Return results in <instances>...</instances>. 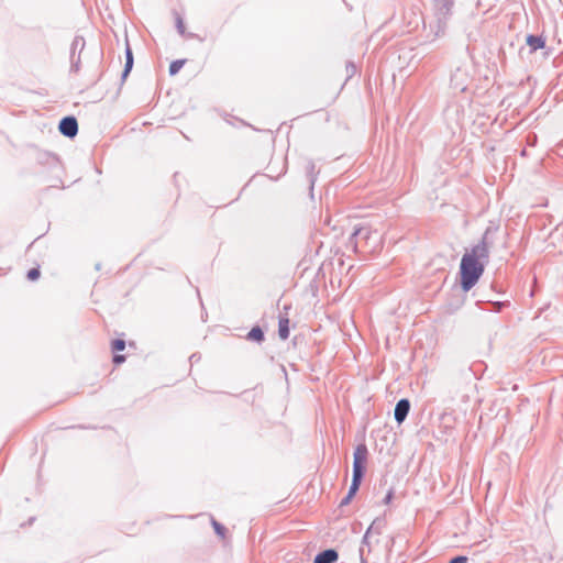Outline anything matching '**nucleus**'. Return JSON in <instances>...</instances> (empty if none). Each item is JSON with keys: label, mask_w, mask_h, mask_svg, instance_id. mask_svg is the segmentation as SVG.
I'll use <instances>...</instances> for the list:
<instances>
[{"label": "nucleus", "mask_w": 563, "mask_h": 563, "mask_svg": "<svg viewBox=\"0 0 563 563\" xmlns=\"http://www.w3.org/2000/svg\"><path fill=\"white\" fill-rule=\"evenodd\" d=\"M346 71H347L349 77H352L356 73V66L353 63H347Z\"/></svg>", "instance_id": "393cba45"}, {"label": "nucleus", "mask_w": 563, "mask_h": 563, "mask_svg": "<svg viewBox=\"0 0 563 563\" xmlns=\"http://www.w3.org/2000/svg\"><path fill=\"white\" fill-rule=\"evenodd\" d=\"M467 556H464V555H456L454 558H452L449 563H466L467 562Z\"/></svg>", "instance_id": "5701e85b"}, {"label": "nucleus", "mask_w": 563, "mask_h": 563, "mask_svg": "<svg viewBox=\"0 0 563 563\" xmlns=\"http://www.w3.org/2000/svg\"><path fill=\"white\" fill-rule=\"evenodd\" d=\"M353 497H350L349 495H346L341 501H340V507H344V506H347L351 500H352Z\"/></svg>", "instance_id": "cd10ccee"}, {"label": "nucleus", "mask_w": 563, "mask_h": 563, "mask_svg": "<svg viewBox=\"0 0 563 563\" xmlns=\"http://www.w3.org/2000/svg\"><path fill=\"white\" fill-rule=\"evenodd\" d=\"M363 477L364 476H362V475H356V474L352 475V482H351V485H350V488H349V492L346 495H349L350 497H354L356 495V493L360 489Z\"/></svg>", "instance_id": "4468645a"}, {"label": "nucleus", "mask_w": 563, "mask_h": 563, "mask_svg": "<svg viewBox=\"0 0 563 563\" xmlns=\"http://www.w3.org/2000/svg\"><path fill=\"white\" fill-rule=\"evenodd\" d=\"M70 71L77 74L80 70V55H70Z\"/></svg>", "instance_id": "a211bd4d"}, {"label": "nucleus", "mask_w": 563, "mask_h": 563, "mask_svg": "<svg viewBox=\"0 0 563 563\" xmlns=\"http://www.w3.org/2000/svg\"><path fill=\"white\" fill-rule=\"evenodd\" d=\"M112 361H113L114 364L119 365V364H122L125 361V356L122 355V354H114Z\"/></svg>", "instance_id": "bb28decb"}, {"label": "nucleus", "mask_w": 563, "mask_h": 563, "mask_svg": "<svg viewBox=\"0 0 563 563\" xmlns=\"http://www.w3.org/2000/svg\"><path fill=\"white\" fill-rule=\"evenodd\" d=\"M60 134L67 137H75L78 133V122L73 115L64 117L58 124Z\"/></svg>", "instance_id": "39448f33"}, {"label": "nucleus", "mask_w": 563, "mask_h": 563, "mask_svg": "<svg viewBox=\"0 0 563 563\" xmlns=\"http://www.w3.org/2000/svg\"><path fill=\"white\" fill-rule=\"evenodd\" d=\"M368 537H369V534H367V531H366L364 537H363V540H362L363 544H368Z\"/></svg>", "instance_id": "c756f323"}, {"label": "nucleus", "mask_w": 563, "mask_h": 563, "mask_svg": "<svg viewBox=\"0 0 563 563\" xmlns=\"http://www.w3.org/2000/svg\"><path fill=\"white\" fill-rule=\"evenodd\" d=\"M371 238V230L368 228L358 227L354 228L353 233L350 236L349 243L353 245L354 250L356 251L358 240H368Z\"/></svg>", "instance_id": "0eeeda50"}, {"label": "nucleus", "mask_w": 563, "mask_h": 563, "mask_svg": "<svg viewBox=\"0 0 563 563\" xmlns=\"http://www.w3.org/2000/svg\"><path fill=\"white\" fill-rule=\"evenodd\" d=\"M367 455L368 450L364 443H361L355 448L353 454V474L364 476Z\"/></svg>", "instance_id": "f03ea898"}, {"label": "nucleus", "mask_w": 563, "mask_h": 563, "mask_svg": "<svg viewBox=\"0 0 563 563\" xmlns=\"http://www.w3.org/2000/svg\"><path fill=\"white\" fill-rule=\"evenodd\" d=\"M496 227H487L482 239L462 256L460 264L461 288L470 291L482 277L486 264L489 262V250L494 244Z\"/></svg>", "instance_id": "f257e3e1"}, {"label": "nucleus", "mask_w": 563, "mask_h": 563, "mask_svg": "<svg viewBox=\"0 0 563 563\" xmlns=\"http://www.w3.org/2000/svg\"><path fill=\"white\" fill-rule=\"evenodd\" d=\"M455 0H433V7L438 22H445L452 14V8Z\"/></svg>", "instance_id": "20e7f679"}, {"label": "nucleus", "mask_w": 563, "mask_h": 563, "mask_svg": "<svg viewBox=\"0 0 563 563\" xmlns=\"http://www.w3.org/2000/svg\"><path fill=\"white\" fill-rule=\"evenodd\" d=\"M410 401L407 398H401L397 401L394 410V418L398 424H401L406 420L410 411Z\"/></svg>", "instance_id": "423d86ee"}, {"label": "nucleus", "mask_w": 563, "mask_h": 563, "mask_svg": "<svg viewBox=\"0 0 563 563\" xmlns=\"http://www.w3.org/2000/svg\"><path fill=\"white\" fill-rule=\"evenodd\" d=\"M27 278L30 280H36L38 277H40V269L38 268H31L29 272H27Z\"/></svg>", "instance_id": "4be33fe9"}, {"label": "nucleus", "mask_w": 563, "mask_h": 563, "mask_svg": "<svg viewBox=\"0 0 563 563\" xmlns=\"http://www.w3.org/2000/svg\"><path fill=\"white\" fill-rule=\"evenodd\" d=\"M508 302L507 301H496L493 303V307H494V311L496 312H499L501 311V309L507 305Z\"/></svg>", "instance_id": "b1692460"}, {"label": "nucleus", "mask_w": 563, "mask_h": 563, "mask_svg": "<svg viewBox=\"0 0 563 563\" xmlns=\"http://www.w3.org/2000/svg\"><path fill=\"white\" fill-rule=\"evenodd\" d=\"M393 498H394V490H393V489H389V490L387 492L386 496L384 497L383 503H384L385 505H388V504L393 500Z\"/></svg>", "instance_id": "a878e982"}, {"label": "nucleus", "mask_w": 563, "mask_h": 563, "mask_svg": "<svg viewBox=\"0 0 563 563\" xmlns=\"http://www.w3.org/2000/svg\"><path fill=\"white\" fill-rule=\"evenodd\" d=\"M360 559H361V563H366V560L364 558V549L363 548H360Z\"/></svg>", "instance_id": "c85d7f7f"}, {"label": "nucleus", "mask_w": 563, "mask_h": 563, "mask_svg": "<svg viewBox=\"0 0 563 563\" xmlns=\"http://www.w3.org/2000/svg\"><path fill=\"white\" fill-rule=\"evenodd\" d=\"M339 559V553L334 549H327L319 552L313 560V563H335Z\"/></svg>", "instance_id": "6e6552de"}, {"label": "nucleus", "mask_w": 563, "mask_h": 563, "mask_svg": "<svg viewBox=\"0 0 563 563\" xmlns=\"http://www.w3.org/2000/svg\"><path fill=\"white\" fill-rule=\"evenodd\" d=\"M278 335L282 340H287L289 338V319L287 317L279 318Z\"/></svg>", "instance_id": "f8f14e48"}, {"label": "nucleus", "mask_w": 563, "mask_h": 563, "mask_svg": "<svg viewBox=\"0 0 563 563\" xmlns=\"http://www.w3.org/2000/svg\"><path fill=\"white\" fill-rule=\"evenodd\" d=\"M246 338L250 340V341H254V342H257V343H262L264 340H265V334H264V331L262 330L261 327L258 325H255L251 329V331L247 333Z\"/></svg>", "instance_id": "ddd939ff"}, {"label": "nucleus", "mask_w": 563, "mask_h": 563, "mask_svg": "<svg viewBox=\"0 0 563 563\" xmlns=\"http://www.w3.org/2000/svg\"><path fill=\"white\" fill-rule=\"evenodd\" d=\"M470 81L468 73L465 68L457 67L451 75L450 85L454 91L464 92Z\"/></svg>", "instance_id": "7ed1b4c3"}, {"label": "nucleus", "mask_w": 563, "mask_h": 563, "mask_svg": "<svg viewBox=\"0 0 563 563\" xmlns=\"http://www.w3.org/2000/svg\"><path fill=\"white\" fill-rule=\"evenodd\" d=\"M212 527H213V529H214V531H216V533H217L218 536H220V537H222V538L224 537L225 531H227V529H225V527H224V526H222V525H221L220 522H218L217 520L212 519Z\"/></svg>", "instance_id": "aec40b11"}, {"label": "nucleus", "mask_w": 563, "mask_h": 563, "mask_svg": "<svg viewBox=\"0 0 563 563\" xmlns=\"http://www.w3.org/2000/svg\"><path fill=\"white\" fill-rule=\"evenodd\" d=\"M185 63H186V59L173 60L169 65V75L175 76L181 69V67L185 65Z\"/></svg>", "instance_id": "dca6fc26"}, {"label": "nucleus", "mask_w": 563, "mask_h": 563, "mask_svg": "<svg viewBox=\"0 0 563 563\" xmlns=\"http://www.w3.org/2000/svg\"><path fill=\"white\" fill-rule=\"evenodd\" d=\"M86 45L85 38L80 35H76L70 45V55H80Z\"/></svg>", "instance_id": "9b49d317"}, {"label": "nucleus", "mask_w": 563, "mask_h": 563, "mask_svg": "<svg viewBox=\"0 0 563 563\" xmlns=\"http://www.w3.org/2000/svg\"><path fill=\"white\" fill-rule=\"evenodd\" d=\"M314 170H316V165L311 159H309L306 165V172H307V175L310 180L311 189L313 188V185L316 181V172Z\"/></svg>", "instance_id": "2eb2a0df"}, {"label": "nucleus", "mask_w": 563, "mask_h": 563, "mask_svg": "<svg viewBox=\"0 0 563 563\" xmlns=\"http://www.w3.org/2000/svg\"><path fill=\"white\" fill-rule=\"evenodd\" d=\"M526 42L530 47L531 53L545 46V38L541 35L529 34L526 38Z\"/></svg>", "instance_id": "1a4fd4ad"}, {"label": "nucleus", "mask_w": 563, "mask_h": 563, "mask_svg": "<svg viewBox=\"0 0 563 563\" xmlns=\"http://www.w3.org/2000/svg\"><path fill=\"white\" fill-rule=\"evenodd\" d=\"M380 525H382V521H373L372 525L367 528V534H372V533H376V534H379L380 533Z\"/></svg>", "instance_id": "412c9836"}, {"label": "nucleus", "mask_w": 563, "mask_h": 563, "mask_svg": "<svg viewBox=\"0 0 563 563\" xmlns=\"http://www.w3.org/2000/svg\"><path fill=\"white\" fill-rule=\"evenodd\" d=\"M175 23H176L177 32L181 36H185L186 35V27H185L184 19L177 12H175Z\"/></svg>", "instance_id": "f3484780"}, {"label": "nucleus", "mask_w": 563, "mask_h": 563, "mask_svg": "<svg viewBox=\"0 0 563 563\" xmlns=\"http://www.w3.org/2000/svg\"><path fill=\"white\" fill-rule=\"evenodd\" d=\"M111 349L113 352H120L125 349V341L122 339H114L111 342Z\"/></svg>", "instance_id": "6ab92c4d"}, {"label": "nucleus", "mask_w": 563, "mask_h": 563, "mask_svg": "<svg viewBox=\"0 0 563 563\" xmlns=\"http://www.w3.org/2000/svg\"><path fill=\"white\" fill-rule=\"evenodd\" d=\"M132 67H133V53H132V49L129 45V43H126V47H125V65H124V69L122 71V80H124L130 71L132 70Z\"/></svg>", "instance_id": "9d476101"}, {"label": "nucleus", "mask_w": 563, "mask_h": 563, "mask_svg": "<svg viewBox=\"0 0 563 563\" xmlns=\"http://www.w3.org/2000/svg\"><path fill=\"white\" fill-rule=\"evenodd\" d=\"M187 37L192 38L194 34L190 33V34L187 35Z\"/></svg>", "instance_id": "7c9ffc66"}]
</instances>
